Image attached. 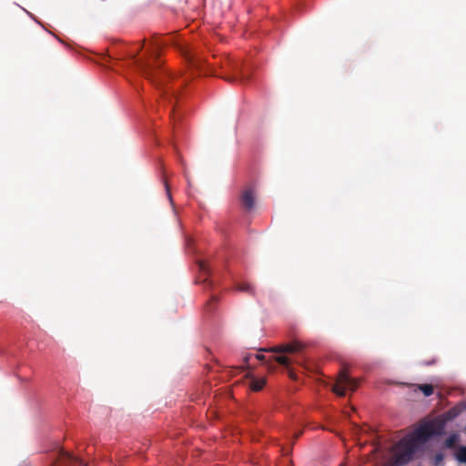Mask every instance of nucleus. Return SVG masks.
<instances>
[{"instance_id": "obj_14", "label": "nucleus", "mask_w": 466, "mask_h": 466, "mask_svg": "<svg viewBox=\"0 0 466 466\" xmlns=\"http://www.w3.org/2000/svg\"><path fill=\"white\" fill-rule=\"evenodd\" d=\"M255 358L256 360H264V355L261 354V353H257L255 355H249V356H247L245 358L246 361L248 362L250 361L251 359Z\"/></svg>"}, {"instance_id": "obj_17", "label": "nucleus", "mask_w": 466, "mask_h": 466, "mask_svg": "<svg viewBox=\"0 0 466 466\" xmlns=\"http://www.w3.org/2000/svg\"><path fill=\"white\" fill-rule=\"evenodd\" d=\"M186 56H187V58L191 61H193V56L189 54V53H187Z\"/></svg>"}, {"instance_id": "obj_15", "label": "nucleus", "mask_w": 466, "mask_h": 466, "mask_svg": "<svg viewBox=\"0 0 466 466\" xmlns=\"http://www.w3.org/2000/svg\"><path fill=\"white\" fill-rule=\"evenodd\" d=\"M198 268L201 271L203 272H207L208 271V268H207V265L205 264V262L203 261H199L198 262Z\"/></svg>"}, {"instance_id": "obj_9", "label": "nucleus", "mask_w": 466, "mask_h": 466, "mask_svg": "<svg viewBox=\"0 0 466 466\" xmlns=\"http://www.w3.org/2000/svg\"><path fill=\"white\" fill-rule=\"evenodd\" d=\"M274 360L277 361L279 364L284 366L285 368H289V366L291 363V360L287 356H277L274 358Z\"/></svg>"}, {"instance_id": "obj_6", "label": "nucleus", "mask_w": 466, "mask_h": 466, "mask_svg": "<svg viewBox=\"0 0 466 466\" xmlns=\"http://www.w3.org/2000/svg\"><path fill=\"white\" fill-rule=\"evenodd\" d=\"M62 456L66 461H68L69 462L78 463L79 465L86 466L80 458H78V457H76V456H75V455H73V454H71L69 452H66V451H62Z\"/></svg>"}, {"instance_id": "obj_1", "label": "nucleus", "mask_w": 466, "mask_h": 466, "mask_svg": "<svg viewBox=\"0 0 466 466\" xmlns=\"http://www.w3.org/2000/svg\"><path fill=\"white\" fill-rule=\"evenodd\" d=\"M444 424L441 420L425 422L396 442L390 451L391 466H404L413 461L424 444L433 436L441 435Z\"/></svg>"}, {"instance_id": "obj_3", "label": "nucleus", "mask_w": 466, "mask_h": 466, "mask_svg": "<svg viewBox=\"0 0 466 466\" xmlns=\"http://www.w3.org/2000/svg\"><path fill=\"white\" fill-rule=\"evenodd\" d=\"M358 383L346 371H341L339 375L336 384L333 386V391L339 396H344L345 393L354 391Z\"/></svg>"}, {"instance_id": "obj_11", "label": "nucleus", "mask_w": 466, "mask_h": 466, "mask_svg": "<svg viewBox=\"0 0 466 466\" xmlns=\"http://www.w3.org/2000/svg\"><path fill=\"white\" fill-rule=\"evenodd\" d=\"M444 461V455L442 452H438L435 454L433 458V466H441L442 465Z\"/></svg>"}, {"instance_id": "obj_2", "label": "nucleus", "mask_w": 466, "mask_h": 466, "mask_svg": "<svg viewBox=\"0 0 466 466\" xmlns=\"http://www.w3.org/2000/svg\"><path fill=\"white\" fill-rule=\"evenodd\" d=\"M158 50L157 48H153L150 50H147V53L140 57H136L134 59V63L139 72L146 77L157 84L160 85V81L157 79L155 73L157 72L159 64L157 61Z\"/></svg>"}, {"instance_id": "obj_4", "label": "nucleus", "mask_w": 466, "mask_h": 466, "mask_svg": "<svg viewBox=\"0 0 466 466\" xmlns=\"http://www.w3.org/2000/svg\"><path fill=\"white\" fill-rule=\"evenodd\" d=\"M241 201L246 208L252 209L255 204L254 190L252 188L246 189L241 196Z\"/></svg>"}, {"instance_id": "obj_16", "label": "nucleus", "mask_w": 466, "mask_h": 466, "mask_svg": "<svg viewBox=\"0 0 466 466\" xmlns=\"http://www.w3.org/2000/svg\"><path fill=\"white\" fill-rule=\"evenodd\" d=\"M166 189H167V197H168L169 200L171 201V200H172V199H171V195H170L169 189H168V187H167V185H166Z\"/></svg>"}, {"instance_id": "obj_10", "label": "nucleus", "mask_w": 466, "mask_h": 466, "mask_svg": "<svg viewBox=\"0 0 466 466\" xmlns=\"http://www.w3.org/2000/svg\"><path fill=\"white\" fill-rule=\"evenodd\" d=\"M419 389L423 392L425 396H431L433 393V387L430 384H420Z\"/></svg>"}, {"instance_id": "obj_18", "label": "nucleus", "mask_w": 466, "mask_h": 466, "mask_svg": "<svg viewBox=\"0 0 466 466\" xmlns=\"http://www.w3.org/2000/svg\"><path fill=\"white\" fill-rule=\"evenodd\" d=\"M191 62L194 63V60L193 61L191 60ZM198 61H195V64H198Z\"/></svg>"}, {"instance_id": "obj_8", "label": "nucleus", "mask_w": 466, "mask_h": 466, "mask_svg": "<svg viewBox=\"0 0 466 466\" xmlns=\"http://www.w3.org/2000/svg\"><path fill=\"white\" fill-rule=\"evenodd\" d=\"M266 380L265 379H252L250 381V387L253 390H259L263 388L265 385Z\"/></svg>"}, {"instance_id": "obj_12", "label": "nucleus", "mask_w": 466, "mask_h": 466, "mask_svg": "<svg viewBox=\"0 0 466 466\" xmlns=\"http://www.w3.org/2000/svg\"><path fill=\"white\" fill-rule=\"evenodd\" d=\"M237 289L239 290V291H245V292H249L251 291V287L248 283H243V284H238L237 286Z\"/></svg>"}, {"instance_id": "obj_7", "label": "nucleus", "mask_w": 466, "mask_h": 466, "mask_svg": "<svg viewBox=\"0 0 466 466\" xmlns=\"http://www.w3.org/2000/svg\"><path fill=\"white\" fill-rule=\"evenodd\" d=\"M455 459L461 463H466V446H461L457 450Z\"/></svg>"}, {"instance_id": "obj_5", "label": "nucleus", "mask_w": 466, "mask_h": 466, "mask_svg": "<svg viewBox=\"0 0 466 466\" xmlns=\"http://www.w3.org/2000/svg\"><path fill=\"white\" fill-rule=\"evenodd\" d=\"M301 350V345L298 342L291 343V344H286V345H280L274 349V351L279 353H296Z\"/></svg>"}, {"instance_id": "obj_13", "label": "nucleus", "mask_w": 466, "mask_h": 466, "mask_svg": "<svg viewBox=\"0 0 466 466\" xmlns=\"http://www.w3.org/2000/svg\"><path fill=\"white\" fill-rule=\"evenodd\" d=\"M457 439V436L455 434L451 435L447 440L445 441V445L449 448L452 447L455 441Z\"/></svg>"}]
</instances>
